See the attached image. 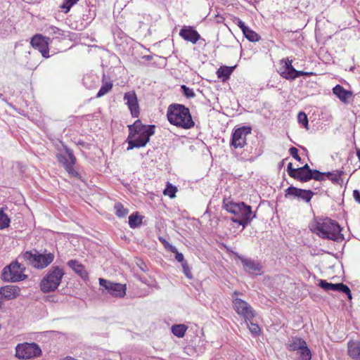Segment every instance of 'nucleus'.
<instances>
[{
    "label": "nucleus",
    "instance_id": "1",
    "mask_svg": "<svg viewBox=\"0 0 360 360\" xmlns=\"http://www.w3.org/2000/svg\"><path fill=\"white\" fill-rule=\"evenodd\" d=\"M155 125L143 124L140 120H136L132 124L128 125L129 135L127 150L134 148L144 147L149 141L150 136L155 134Z\"/></svg>",
    "mask_w": 360,
    "mask_h": 360
},
{
    "label": "nucleus",
    "instance_id": "2",
    "mask_svg": "<svg viewBox=\"0 0 360 360\" xmlns=\"http://www.w3.org/2000/svg\"><path fill=\"white\" fill-rule=\"evenodd\" d=\"M222 207L235 217L231 218V221L238 224L245 229L249 225L253 219L257 217L256 212H253L252 207L244 202H235L229 199L223 200Z\"/></svg>",
    "mask_w": 360,
    "mask_h": 360
},
{
    "label": "nucleus",
    "instance_id": "3",
    "mask_svg": "<svg viewBox=\"0 0 360 360\" xmlns=\"http://www.w3.org/2000/svg\"><path fill=\"white\" fill-rule=\"evenodd\" d=\"M167 117L171 124L181 129H190L195 126L189 108L183 104H170L167 108Z\"/></svg>",
    "mask_w": 360,
    "mask_h": 360
},
{
    "label": "nucleus",
    "instance_id": "4",
    "mask_svg": "<svg viewBox=\"0 0 360 360\" xmlns=\"http://www.w3.org/2000/svg\"><path fill=\"white\" fill-rule=\"evenodd\" d=\"M321 238L339 242L344 239L341 233L342 228L335 220L330 218H325L322 221H317L311 229Z\"/></svg>",
    "mask_w": 360,
    "mask_h": 360
},
{
    "label": "nucleus",
    "instance_id": "5",
    "mask_svg": "<svg viewBox=\"0 0 360 360\" xmlns=\"http://www.w3.org/2000/svg\"><path fill=\"white\" fill-rule=\"evenodd\" d=\"M65 271L60 266H52L39 283L40 290L44 293L54 292L61 283Z\"/></svg>",
    "mask_w": 360,
    "mask_h": 360
},
{
    "label": "nucleus",
    "instance_id": "6",
    "mask_svg": "<svg viewBox=\"0 0 360 360\" xmlns=\"http://www.w3.org/2000/svg\"><path fill=\"white\" fill-rule=\"evenodd\" d=\"M41 355L39 345L35 342L19 343L15 347V357L18 359L26 360Z\"/></svg>",
    "mask_w": 360,
    "mask_h": 360
},
{
    "label": "nucleus",
    "instance_id": "7",
    "mask_svg": "<svg viewBox=\"0 0 360 360\" xmlns=\"http://www.w3.org/2000/svg\"><path fill=\"white\" fill-rule=\"evenodd\" d=\"M65 154L58 153L56 155L58 162L61 164L65 171L73 177L78 178L79 173L73 168L76 164V158L74 155L73 150L66 146H64Z\"/></svg>",
    "mask_w": 360,
    "mask_h": 360
},
{
    "label": "nucleus",
    "instance_id": "8",
    "mask_svg": "<svg viewBox=\"0 0 360 360\" xmlns=\"http://www.w3.org/2000/svg\"><path fill=\"white\" fill-rule=\"evenodd\" d=\"M344 172L342 170H336L335 173V172H322L318 169H311L309 181L312 179L316 181H323L326 180V177H327L333 184L341 185L343 183V180L341 178Z\"/></svg>",
    "mask_w": 360,
    "mask_h": 360
},
{
    "label": "nucleus",
    "instance_id": "9",
    "mask_svg": "<svg viewBox=\"0 0 360 360\" xmlns=\"http://www.w3.org/2000/svg\"><path fill=\"white\" fill-rule=\"evenodd\" d=\"M315 193L310 189H302L294 186H290L285 190V198L290 200H296L309 203Z\"/></svg>",
    "mask_w": 360,
    "mask_h": 360
},
{
    "label": "nucleus",
    "instance_id": "10",
    "mask_svg": "<svg viewBox=\"0 0 360 360\" xmlns=\"http://www.w3.org/2000/svg\"><path fill=\"white\" fill-rule=\"evenodd\" d=\"M251 126H242L233 129L230 140V146L234 148H243L247 145V136L252 134Z\"/></svg>",
    "mask_w": 360,
    "mask_h": 360
},
{
    "label": "nucleus",
    "instance_id": "11",
    "mask_svg": "<svg viewBox=\"0 0 360 360\" xmlns=\"http://www.w3.org/2000/svg\"><path fill=\"white\" fill-rule=\"evenodd\" d=\"M233 307L238 315L244 318L246 324L257 316L256 311L246 301L240 298L233 299Z\"/></svg>",
    "mask_w": 360,
    "mask_h": 360
},
{
    "label": "nucleus",
    "instance_id": "12",
    "mask_svg": "<svg viewBox=\"0 0 360 360\" xmlns=\"http://www.w3.org/2000/svg\"><path fill=\"white\" fill-rule=\"evenodd\" d=\"M19 266L17 261L13 262L9 265L5 266L2 271L1 278L7 282H18L25 280L27 276L19 273L18 271Z\"/></svg>",
    "mask_w": 360,
    "mask_h": 360
},
{
    "label": "nucleus",
    "instance_id": "13",
    "mask_svg": "<svg viewBox=\"0 0 360 360\" xmlns=\"http://www.w3.org/2000/svg\"><path fill=\"white\" fill-rule=\"evenodd\" d=\"M99 284L106 291V293L112 297H123L126 295V285L113 283L103 278H99Z\"/></svg>",
    "mask_w": 360,
    "mask_h": 360
},
{
    "label": "nucleus",
    "instance_id": "14",
    "mask_svg": "<svg viewBox=\"0 0 360 360\" xmlns=\"http://www.w3.org/2000/svg\"><path fill=\"white\" fill-rule=\"evenodd\" d=\"M51 39L50 37H46L41 34H34L30 40L31 46L37 49L45 58L50 57L49 45Z\"/></svg>",
    "mask_w": 360,
    "mask_h": 360
},
{
    "label": "nucleus",
    "instance_id": "15",
    "mask_svg": "<svg viewBox=\"0 0 360 360\" xmlns=\"http://www.w3.org/2000/svg\"><path fill=\"white\" fill-rule=\"evenodd\" d=\"M310 169L311 168L308 164H305L302 167L298 168H294L292 162L288 163L287 166L288 174L291 178L301 183H306L309 181Z\"/></svg>",
    "mask_w": 360,
    "mask_h": 360
},
{
    "label": "nucleus",
    "instance_id": "16",
    "mask_svg": "<svg viewBox=\"0 0 360 360\" xmlns=\"http://www.w3.org/2000/svg\"><path fill=\"white\" fill-rule=\"evenodd\" d=\"M39 257L40 252L36 249H32L22 252L18 259L25 262L27 265L31 266L36 269H39Z\"/></svg>",
    "mask_w": 360,
    "mask_h": 360
},
{
    "label": "nucleus",
    "instance_id": "17",
    "mask_svg": "<svg viewBox=\"0 0 360 360\" xmlns=\"http://www.w3.org/2000/svg\"><path fill=\"white\" fill-rule=\"evenodd\" d=\"M179 35L185 41H190L195 44L198 41H205V39L201 38L200 34L192 26H184L179 32Z\"/></svg>",
    "mask_w": 360,
    "mask_h": 360
},
{
    "label": "nucleus",
    "instance_id": "18",
    "mask_svg": "<svg viewBox=\"0 0 360 360\" xmlns=\"http://www.w3.org/2000/svg\"><path fill=\"white\" fill-rule=\"evenodd\" d=\"M124 100L131 112L133 117H138L139 115V105L138 103L137 96L135 92H127L124 95Z\"/></svg>",
    "mask_w": 360,
    "mask_h": 360
},
{
    "label": "nucleus",
    "instance_id": "19",
    "mask_svg": "<svg viewBox=\"0 0 360 360\" xmlns=\"http://www.w3.org/2000/svg\"><path fill=\"white\" fill-rule=\"evenodd\" d=\"M236 257H238L244 268V270L248 273H253V272H259L262 270V266L260 264L250 258H246L239 255L238 253H235Z\"/></svg>",
    "mask_w": 360,
    "mask_h": 360
},
{
    "label": "nucleus",
    "instance_id": "20",
    "mask_svg": "<svg viewBox=\"0 0 360 360\" xmlns=\"http://www.w3.org/2000/svg\"><path fill=\"white\" fill-rule=\"evenodd\" d=\"M333 93L341 102L345 104L349 103V100L353 98L352 91L345 89L340 84H337L333 88Z\"/></svg>",
    "mask_w": 360,
    "mask_h": 360
},
{
    "label": "nucleus",
    "instance_id": "21",
    "mask_svg": "<svg viewBox=\"0 0 360 360\" xmlns=\"http://www.w3.org/2000/svg\"><path fill=\"white\" fill-rule=\"evenodd\" d=\"M67 265L72 269L84 281L89 279V274L85 266L76 259H71L67 262Z\"/></svg>",
    "mask_w": 360,
    "mask_h": 360
},
{
    "label": "nucleus",
    "instance_id": "22",
    "mask_svg": "<svg viewBox=\"0 0 360 360\" xmlns=\"http://www.w3.org/2000/svg\"><path fill=\"white\" fill-rule=\"evenodd\" d=\"M20 292V288L18 286L6 285L0 288L1 297H4L6 300H13L17 297Z\"/></svg>",
    "mask_w": 360,
    "mask_h": 360
},
{
    "label": "nucleus",
    "instance_id": "23",
    "mask_svg": "<svg viewBox=\"0 0 360 360\" xmlns=\"http://www.w3.org/2000/svg\"><path fill=\"white\" fill-rule=\"evenodd\" d=\"M283 62L285 63V65L280 68L279 73L282 77L288 80H291L290 76L293 75L296 70L292 65V60H289L288 58L286 60L284 59L281 60V63Z\"/></svg>",
    "mask_w": 360,
    "mask_h": 360
},
{
    "label": "nucleus",
    "instance_id": "24",
    "mask_svg": "<svg viewBox=\"0 0 360 360\" xmlns=\"http://www.w3.org/2000/svg\"><path fill=\"white\" fill-rule=\"evenodd\" d=\"M347 347L349 356L354 360H360V342L349 341Z\"/></svg>",
    "mask_w": 360,
    "mask_h": 360
},
{
    "label": "nucleus",
    "instance_id": "25",
    "mask_svg": "<svg viewBox=\"0 0 360 360\" xmlns=\"http://www.w3.org/2000/svg\"><path fill=\"white\" fill-rule=\"evenodd\" d=\"M307 342L301 338L298 337H292L291 340L286 343V348L289 351H298L300 350L304 345H305Z\"/></svg>",
    "mask_w": 360,
    "mask_h": 360
},
{
    "label": "nucleus",
    "instance_id": "26",
    "mask_svg": "<svg viewBox=\"0 0 360 360\" xmlns=\"http://www.w3.org/2000/svg\"><path fill=\"white\" fill-rule=\"evenodd\" d=\"M39 257V269H44L53 262L55 255L53 253L47 252L45 250L43 253L40 252Z\"/></svg>",
    "mask_w": 360,
    "mask_h": 360
},
{
    "label": "nucleus",
    "instance_id": "27",
    "mask_svg": "<svg viewBox=\"0 0 360 360\" xmlns=\"http://www.w3.org/2000/svg\"><path fill=\"white\" fill-rule=\"evenodd\" d=\"M234 68H235V66H232V67L221 66V67H220L217 71V75L218 78L221 79L223 82L226 81L228 79H229Z\"/></svg>",
    "mask_w": 360,
    "mask_h": 360
},
{
    "label": "nucleus",
    "instance_id": "28",
    "mask_svg": "<svg viewBox=\"0 0 360 360\" xmlns=\"http://www.w3.org/2000/svg\"><path fill=\"white\" fill-rule=\"evenodd\" d=\"M143 217L138 212H133L129 217V225L131 229L139 227L142 224Z\"/></svg>",
    "mask_w": 360,
    "mask_h": 360
},
{
    "label": "nucleus",
    "instance_id": "29",
    "mask_svg": "<svg viewBox=\"0 0 360 360\" xmlns=\"http://www.w3.org/2000/svg\"><path fill=\"white\" fill-rule=\"evenodd\" d=\"M104 77L105 75H103V80H102V85L98 91L96 97V98H101L104 95L107 94L108 92L111 91L113 86V84L112 82H104Z\"/></svg>",
    "mask_w": 360,
    "mask_h": 360
},
{
    "label": "nucleus",
    "instance_id": "30",
    "mask_svg": "<svg viewBox=\"0 0 360 360\" xmlns=\"http://www.w3.org/2000/svg\"><path fill=\"white\" fill-rule=\"evenodd\" d=\"M297 354L299 356L295 360H311V353L307 344L298 350Z\"/></svg>",
    "mask_w": 360,
    "mask_h": 360
},
{
    "label": "nucleus",
    "instance_id": "31",
    "mask_svg": "<svg viewBox=\"0 0 360 360\" xmlns=\"http://www.w3.org/2000/svg\"><path fill=\"white\" fill-rule=\"evenodd\" d=\"M188 329L184 324H175L172 326V333L178 338H183Z\"/></svg>",
    "mask_w": 360,
    "mask_h": 360
},
{
    "label": "nucleus",
    "instance_id": "32",
    "mask_svg": "<svg viewBox=\"0 0 360 360\" xmlns=\"http://www.w3.org/2000/svg\"><path fill=\"white\" fill-rule=\"evenodd\" d=\"M340 283H328L326 280L321 279L319 281V286L326 291L333 290L337 291Z\"/></svg>",
    "mask_w": 360,
    "mask_h": 360
},
{
    "label": "nucleus",
    "instance_id": "33",
    "mask_svg": "<svg viewBox=\"0 0 360 360\" xmlns=\"http://www.w3.org/2000/svg\"><path fill=\"white\" fill-rule=\"evenodd\" d=\"M244 37L251 42L259 41L260 36L249 27L243 32Z\"/></svg>",
    "mask_w": 360,
    "mask_h": 360
},
{
    "label": "nucleus",
    "instance_id": "34",
    "mask_svg": "<svg viewBox=\"0 0 360 360\" xmlns=\"http://www.w3.org/2000/svg\"><path fill=\"white\" fill-rule=\"evenodd\" d=\"M11 219L5 214L4 207L0 208V230L8 228L10 226Z\"/></svg>",
    "mask_w": 360,
    "mask_h": 360
},
{
    "label": "nucleus",
    "instance_id": "35",
    "mask_svg": "<svg viewBox=\"0 0 360 360\" xmlns=\"http://www.w3.org/2000/svg\"><path fill=\"white\" fill-rule=\"evenodd\" d=\"M114 210L115 214L120 218L126 217L129 213V210L124 207L121 202H116L114 205Z\"/></svg>",
    "mask_w": 360,
    "mask_h": 360
},
{
    "label": "nucleus",
    "instance_id": "36",
    "mask_svg": "<svg viewBox=\"0 0 360 360\" xmlns=\"http://www.w3.org/2000/svg\"><path fill=\"white\" fill-rule=\"evenodd\" d=\"M181 92L186 98H193L195 96V94L193 89L189 88L185 84L181 85Z\"/></svg>",
    "mask_w": 360,
    "mask_h": 360
},
{
    "label": "nucleus",
    "instance_id": "37",
    "mask_svg": "<svg viewBox=\"0 0 360 360\" xmlns=\"http://www.w3.org/2000/svg\"><path fill=\"white\" fill-rule=\"evenodd\" d=\"M176 191H177L176 187L168 182L166 186L165 189L163 191V193L165 195H168L169 197L172 198L176 196Z\"/></svg>",
    "mask_w": 360,
    "mask_h": 360
},
{
    "label": "nucleus",
    "instance_id": "38",
    "mask_svg": "<svg viewBox=\"0 0 360 360\" xmlns=\"http://www.w3.org/2000/svg\"><path fill=\"white\" fill-rule=\"evenodd\" d=\"M78 1L79 0H64L60 6V8L63 9V11L65 13H67L70 11V8Z\"/></svg>",
    "mask_w": 360,
    "mask_h": 360
},
{
    "label": "nucleus",
    "instance_id": "39",
    "mask_svg": "<svg viewBox=\"0 0 360 360\" xmlns=\"http://www.w3.org/2000/svg\"><path fill=\"white\" fill-rule=\"evenodd\" d=\"M297 121L301 124L305 129H309L308 117L305 112H300L297 115Z\"/></svg>",
    "mask_w": 360,
    "mask_h": 360
},
{
    "label": "nucleus",
    "instance_id": "40",
    "mask_svg": "<svg viewBox=\"0 0 360 360\" xmlns=\"http://www.w3.org/2000/svg\"><path fill=\"white\" fill-rule=\"evenodd\" d=\"M250 331L255 336H258L261 334V328L258 324L254 323L252 320L248 321V324H247Z\"/></svg>",
    "mask_w": 360,
    "mask_h": 360
},
{
    "label": "nucleus",
    "instance_id": "41",
    "mask_svg": "<svg viewBox=\"0 0 360 360\" xmlns=\"http://www.w3.org/2000/svg\"><path fill=\"white\" fill-rule=\"evenodd\" d=\"M314 73L311 72H304V71H302V70H295V73L293 75H290V78L291 79V80H294L296 78L299 77H301V76H310V75H312Z\"/></svg>",
    "mask_w": 360,
    "mask_h": 360
},
{
    "label": "nucleus",
    "instance_id": "42",
    "mask_svg": "<svg viewBox=\"0 0 360 360\" xmlns=\"http://www.w3.org/2000/svg\"><path fill=\"white\" fill-rule=\"evenodd\" d=\"M159 240L166 249L169 250L172 252H176V248L171 245L168 241L166 240V239L160 237Z\"/></svg>",
    "mask_w": 360,
    "mask_h": 360
},
{
    "label": "nucleus",
    "instance_id": "43",
    "mask_svg": "<svg viewBox=\"0 0 360 360\" xmlns=\"http://www.w3.org/2000/svg\"><path fill=\"white\" fill-rule=\"evenodd\" d=\"M181 265H182V268H183V272L185 274V276H186V278H188L189 279L193 278V274L191 273V268L189 267L187 262H184V264H182Z\"/></svg>",
    "mask_w": 360,
    "mask_h": 360
},
{
    "label": "nucleus",
    "instance_id": "44",
    "mask_svg": "<svg viewBox=\"0 0 360 360\" xmlns=\"http://www.w3.org/2000/svg\"><path fill=\"white\" fill-rule=\"evenodd\" d=\"M289 153L294 159H295L298 162H302V159L298 154V149L297 148L293 146L290 148Z\"/></svg>",
    "mask_w": 360,
    "mask_h": 360
},
{
    "label": "nucleus",
    "instance_id": "45",
    "mask_svg": "<svg viewBox=\"0 0 360 360\" xmlns=\"http://www.w3.org/2000/svg\"><path fill=\"white\" fill-rule=\"evenodd\" d=\"M250 153L252 154L250 160L253 161L263 153V150L261 148H255L254 152L252 150H250Z\"/></svg>",
    "mask_w": 360,
    "mask_h": 360
},
{
    "label": "nucleus",
    "instance_id": "46",
    "mask_svg": "<svg viewBox=\"0 0 360 360\" xmlns=\"http://www.w3.org/2000/svg\"><path fill=\"white\" fill-rule=\"evenodd\" d=\"M234 23L236 24L243 32L248 27L239 18H236L233 20Z\"/></svg>",
    "mask_w": 360,
    "mask_h": 360
},
{
    "label": "nucleus",
    "instance_id": "47",
    "mask_svg": "<svg viewBox=\"0 0 360 360\" xmlns=\"http://www.w3.org/2000/svg\"><path fill=\"white\" fill-rule=\"evenodd\" d=\"M136 263L142 271L147 272L148 271L147 265L141 259H138Z\"/></svg>",
    "mask_w": 360,
    "mask_h": 360
},
{
    "label": "nucleus",
    "instance_id": "48",
    "mask_svg": "<svg viewBox=\"0 0 360 360\" xmlns=\"http://www.w3.org/2000/svg\"><path fill=\"white\" fill-rule=\"evenodd\" d=\"M349 290H350V289L347 285H345L342 283H340L339 288L337 291L347 294V293L349 292Z\"/></svg>",
    "mask_w": 360,
    "mask_h": 360
},
{
    "label": "nucleus",
    "instance_id": "49",
    "mask_svg": "<svg viewBox=\"0 0 360 360\" xmlns=\"http://www.w3.org/2000/svg\"><path fill=\"white\" fill-rule=\"evenodd\" d=\"M175 254V259L179 262H181V264H184V262H186V261L184 260V255L181 252H179L176 250V252H174Z\"/></svg>",
    "mask_w": 360,
    "mask_h": 360
},
{
    "label": "nucleus",
    "instance_id": "50",
    "mask_svg": "<svg viewBox=\"0 0 360 360\" xmlns=\"http://www.w3.org/2000/svg\"><path fill=\"white\" fill-rule=\"evenodd\" d=\"M353 197L354 200L360 204V191L359 190H354L353 191Z\"/></svg>",
    "mask_w": 360,
    "mask_h": 360
},
{
    "label": "nucleus",
    "instance_id": "51",
    "mask_svg": "<svg viewBox=\"0 0 360 360\" xmlns=\"http://www.w3.org/2000/svg\"><path fill=\"white\" fill-rule=\"evenodd\" d=\"M50 30L52 31V32L55 34H58V35H61L62 34V30H60L59 28L58 27H50Z\"/></svg>",
    "mask_w": 360,
    "mask_h": 360
},
{
    "label": "nucleus",
    "instance_id": "52",
    "mask_svg": "<svg viewBox=\"0 0 360 360\" xmlns=\"http://www.w3.org/2000/svg\"><path fill=\"white\" fill-rule=\"evenodd\" d=\"M18 265L20 266L19 268H18V271L20 270L19 273L23 274V272L25 271L26 267L25 265H23L21 263L18 262Z\"/></svg>",
    "mask_w": 360,
    "mask_h": 360
},
{
    "label": "nucleus",
    "instance_id": "53",
    "mask_svg": "<svg viewBox=\"0 0 360 360\" xmlns=\"http://www.w3.org/2000/svg\"><path fill=\"white\" fill-rule=\"evenodd\" d=\"M60 360H77V359H75V358H73L72 356H65V357H64V358H63V359H61Z\"/></svg>",
    "mask_w": 360,
    "mask_h": 360
},
{
    "label": "nucleus",
    "instance_id": "54",
    "mask_svg": "<svg viewBox=\"0 0 360 360\" xmlns=\"http://www.w3.org/2000/svg\"><path fill=\"white\" fill-rule=\"evenodd\" d=\"M286 160H287V158H285V159L282 160L279 162V164H278L279 167H283V165H284V164H285V161Z\"/></svg>",
    "mask_w": 360,
    "mask_h": 360
},
{
    "label": "nucleus",
    "instance_id": "55",
    "mask_svg": "<svg viewBox=\"0 0 360 360\" xmlns=\"http://www.w3.org/2000/svg\"><path fill=\"white\" fill-rule=\"evenodd\" d=\"M346 295H347V298H348L349 300H352V295L351 290H349V293H347Z\"/></svg>",
    "mask_w": 360,
    "mask_h": 360
},
{
    "label": "nucleus",
    "instance_id": "56",
    "mask_svg": "<svg viewBox=\"0 0 360 360\" xmlns=\"http://www.w3.org/2000/svg\"><path fill=\"white\" fill-rule=\"evenodd\" d=\"M356 156L360 161V149H356Z\"/></svg>",
    "mask_w": 360,
    "mask_h": 360
},
{
    "label": "nucleus",
    "instance_id": "57",
    "mask_svg": "<svg viewBox=\"0 0 360 360\" xmlns=\"http://www.w3.org/2000/svg\"><path fill=\"white\" fill-rule=\"evenodd\" d=\"M144 58H145L147 60H151L152 56H144Z\"/></svg>",
    "mask_w": 360,
    "mask_h": 360
},
{
    "label": "nucleus",
    "instance_id": "58",
    "mask_svg": "<svg viewBox=\"0 0 360 360\" xmlns=\"http://www.w3.org/2000/svg\"><path fill=\"white\" fill-rule=\"evenodd\" d=\"M200 44H203L204 45H205V44H206L205 41H200Z\"/></svg>",
    "mask_w": 360,
    "mask_h": 360
},
{
    "label": "nucleus",
    "instance_id": "59",
    "mask_svg": "<svg viewBox=\"0 0 360 360\" xmlns=\"http://www.w3.org/2000/svg\"><path fill=\"white\" fill-rule=\"evenodd\" d=\"M140 280H141L143 283H146V280H143L142 278H140Z\"/></svg>",
    "mask_w": 360,
    "mask_h": 360
},
{
    "label": "nucleus",
    "instance_id": "60",
    "mask_svg": "<svg viewBox=\"0 0 360 360\" xmlns=\"http://www.w3.org/2000/svg\"><path fill=\"white\" fill-rule=\"evenodd\" d=\"M0 98L4 99V98H3V94H1V93H0Z\"/></svg>",
    "mask_w": 360,
    "mask_h": 360
},
{
    "label": "nucleus",
    "instance_id": "61",
    "mask_svg": "<svg viewBox=\"0 0 360 360\" xmlns=\"http://www.w3.org/2000/svg\"><path fill=\"white\" fill-rule=\"evenodd\" d=\"M238 291H235V292H233V295H238Z\"/></svg>",
    "mask_w": 360,
    "mask_h": 360
},
{
    "label": "nucleus",
    "instance_id": "62",
    "mask_svg": "<svg viewBox=\"0 0 360 360\" xmlns=\"http://www.w3.org/2000/svg\"><path fill=\"white\" fill-rule=\"evenodd\" d=\"M314 189H318V188H319V187H317V185H315V187H314Z\"/></svg>",
    "mask_w": 360,
    "mask_h": 360
},
{
    "label": "nucleus",
    "instance_id": "63",
    "mask_svg": "<svg viewBox=\"0 0 360 360\" xmlns=\"http://www.w3.org/2000/svg\"><path fill=\"white\" fill-rule=\"evenodd\" d=\"M314 189H318V188H319V187H317V185H315V187H314Z\"/></svg>",
    "mask_w": 360,
    "mask_h": 360
},
{
    "label": "nucleus",
    "instance_id": "64",
    "mask_svg": "<svg viewBox=\"0 0 360 360\" xmlns=\"http://www.w3.org/2000/svg\"><path fill=\"white\" fill-rule=\"evenodd\" d=\"M79 143L80 145H83V144H84V142H80V141H79Z\"/></svg>",
    "mask_w": 360,
    "mask_h": 360
}]
</instances>
